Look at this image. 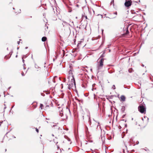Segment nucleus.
Masks as SVG:
<instances>
[{
  "label": "nucleus",
  "instance_id": "a878e982",
  "mask_svg": "<svg viewBox=\"0 0 153 153\" xmlns=\"http://www.w3.org/2000/svg\"><path fill=\"white\" fill-rule=\"evenodd\" d=\"M53 81L54 83L55 82V81L54 79H53Z\"/></svg>",
  "mask_w": 153,
  "mask_h": 153
},
{
  "label": "nucleus",
  "instance_id": "cd10ccee",
  "mask_svg": "<svg viewBox=\"0 0 153 153\" xmlns=\"http://www.w3.org/2000/svg\"><path fill=\"white\" fill-rule=\"evenodd\" d=\"M22 76H24V73L23 72H22Z\"/></svg>",
  "mask_w": 153,
  "mask_h": 153
},
{
  "label": "nucleus",
  "instance_id": "39448f33",
  "mask_svg": "<svg viewBox=\"0 0 153 153\" xmlns=\"http://www.w3.org/2000/svg\"><path fill=\"white\" fill-rule=\"evenodd\" d=\"M87 118L88 119V122L89 123V124L90 125L91 124V120L90 116H89V114H88L87 115Z\"/></svg>",
  "mask_w": 153,
  "mask_h": 153
},
{
  "label": "nucleus",
  "instance_id": "58836bf2",
  "mask_svg": "<svg viewBox=\"0 0 153 153\" xmlns=\"http://www.w3.org/2000/svg\"><path fill=\"white\" fill-rule=\"evenodd\" d=\"M6 108V107L5 106L4 108V109H5Z\"/></svg>",
  "mask_w": 153,
  "mask_h": 153
},
{
  "label": "nucleus",
  "instance_id": "ddd939ff",
  "mask_svg": "<svg viewBox=\"0 0 153 153\" xmlns=\"http://www.w3.org/2000/svg\"><path fill=\"white\" fill-rule=\"evenodd\" d=\"M85 132H86V133L87 134V133L88 132V128L87 126H85Z\"/></svg>",
  "mask_w": 153,
  "mask_h": 153
},
{
  "label": "nucleus",
  "instance_id": "f8f14e48",
  "mask_svg": "<svg viewBox=\"0 0 153 153\" xmlns=\"http://www.w3.org/2000/svg\"><path fill=\"white\" fill-rule=\"evenodd\" d=\"M72 80H73V82L74 83V85L75 86L76 85V82H75V81L74 79V77H73V78L71 79Z\"/></svg>",
  "mask_w": 153,
  "mask_h": 153
},
{
  "label": "nucleus",
  "instance_id": "3c124183",
  "mask_svg": "<svg viewBox=\"0 0 153 153\" xmlns=\"http://www.w3.org/2000/svg\"><path fill=\"white\" fill-rule=\"evenodd\" d=\"M125 126L126 127L127 126V125L126 124L125 125Z\"/></svg>",
  "mask_w": 153,
  "mask_h": 153
},
{
  "label": "nucleus",
  "instance_id": "4be33fe9",
  "mask_svg": "<svg viewBox=\"0 0 153 153\" xmlns=\"http://www.w3.org/2000/svg\"><path fill=\"white\" fill-rule=\"evenodd\" d=\"M112 88L114 89H115V86L114 85H113L112 87Z\"/></svg>",
  "mask_w": 153,
  "mask_h": 153
},
{
  "label": "nucleus",
  "instance_id": "49530a36",
  "mask_svg": "<svg viewBox=\"0 0 153 153\" xmlns=\"http://www.w3.org/2000/svg\"><path fill=\"white\" fill-rule=\"evenodd\" d=\"M61 85L62 86V88H63V84H61Z\"/></svg>",
  "mask_w": 153,
  "mask_h": 153
},
{
  "label": "nucleus",
  "instance_id": "680f3d73",
  "mask_svg": "<svg viewBox=\"0 0 153 153\" xmlns=\"http://www.w3.org/2000/svg\"><path fill=\"white\" fill-rule=\"evenodd\" d=\"M101 16H102V18L103 17L102 15H101Z\"/></svg>",
  "mask_w": 153,
  "mask_h": 153
},
{
  "label": "nucleus",
  "instance_id": "412c9836",
  "mask_svg": "<svg viewBox=\"0 0 153 153\" xmlns=\"http://www.w3.org/2000/svg\"><path fill=\"white\" fill-rule=\"evenodd\" d=\"M36 131L37 132V133L39 132V130L36 128Z\"/></svg>",
  "mask_w": 153,
  "mask_h": 153
},
{
  "label": "nucleus",
  "instance_id": "dca6fc26",
  "mask_svg": "<svg viewBox=\"0 0 153 153\" xmlns=\"http://www.w3.org/2000/svg\"><path fill=\"white\" fill-rule=\"evenodd\" d=\"M43 107V105L42 104H40V108L41 109H42V107Z\"/></svg>",
  "mask_w": 153,
  "mask_h": 153
},
{
  "label": "nucleus",
  "instance_id": "c03bdc74",
  "mask_svg": "<svg viewBox=\"0 0 153 153\" xmlns=\"http://www.w3.org/2000/svg\"><path fill=\"white\" fill-rule=\"evenodd\" d=\"M68 88L69 89H71V88H70L69 87H69H68Z\"/></svg>",
  "mask_w": 153,
  "mask_h": 153
},
{
  "label": "nucleus",
  "instance_id": "b1692460",
  "mask_svg": "<svg viewBox=\"0 0 153 153\" xmlns=\"http://www.w3.org/2000/svg\"><path fill=\"white\" fill-rule=\"evenodd\" d=\"M108 72L109 73L111 74L113 73V71H108Z\"/></svg>",
  "mask_w": 153,
  "mask_h": 153
},
{
  "label": "nucleus",
  "instance_id": "052dcab7",
  "mask_svg": "<svg viewBox=\"0 0 153 153\" xmlns=\"http://www.w3.org/2000/svg\"><path fill=\"white\" fill-rule=\"evenodd\" d=\"M21 40H22L21 39H19V41H21Z\"/></svg>",
  "mask_w": 153,
  "mask_h": 153
},
{
  "label": "nucleus",
  "instance_id": "8fccbe9b",
  "mask_svg": "<svg viewBox=\"0 0 153 153\" xmlns=\"http://www.w3.org/2000/svg\"><path fill=\"white\" fill-rule=\"evenodd\" d=\"M107 17V18H109V19H111V18H110L109 17Z\"/></svg>",
  "mask_w": 153,
  "mask_h": 153
},
{
  "label": "nucleus",
  "instance_id": "69168bd1",
  "mask_svg": "<svg viewBox=\"0 0 153 153\" xmlns=\"http://www.w3.org/2000/svg\"><path fill=\"white\" fill-rule=\"evenodd\" d=\"M91 71H92V69H91Z\"/></svg>",
  "mask_w": 153,
  "mask_h": 153
},
{
  "label": "nucleus",
  "instance_id": "393cba45",
  "mask_svg": "<svg viewBox=\"0 0 153 153\" xmlns=\"http://www.w3.org/2000/svg\"><path fill=\"white\" fill-rule=\"evenodd\" d=\"M14 105H13V106L12 107H11V108L10 110V111H11V110H12V108L14 107Z\"/></svg>",
  "mask_w": 153,
  "mask_h": 153
},
{
  "label": "nucleus",
  "instance_id": "4d7b16f0",
  "mask_svg": "<svg viewBox=\"0 0 153 153\" xmlns=\"http://www.w3.org/2000/svg\"><path fill=\"white\" fill-rule=\"evenodd\" d=\"M66 130H67H67H68V128H67V129H66Z\"/></svg>",
  "mask_w": 153,
  "mask_h": 153
},
{
  "label": "nucleus",
  "instance_id": "a211bd4d",
  "mask_svg": "<svg viewBox=\"0 0 153 153\" xmlns=\"http://www.w3.org/2000/svg\"><path fill=\"white\" fill-rule=\"evenodd\" d=\"M35 67L36 68H39V66L38 65H37L36 64H35Z\"/></svg>",
  "mask_w": 153,
  "mask_h": 153
},
{
  "label": "nucleus",
  "instance_id": "7c9ffc66",
  "mask_svg": "<svg viewBox=\"0 0 153 153\" xmlns=\"http://www.w3.org/2000/svg\"><path fill=\"white\" fill-rule=\"evenodd\" d=\"M85 19H88V18H87V16H85Z\"/></svg>",
  "mask_w": 153,
  "mask_h": 153
},
{
  "label": "nucleus",
  "instance_id": "1a4fd4ad",
  "mask_svg": "<svg viewBox=\"0 0 153 153\" xmlns=\"http://www.w3.org/2000/svg\"><path fill=\"white\" fill-rule=\"evenodd\" d=\"M125 107L124 106H123L121 108V111L123 113L124 112V111H125Z\"/></svg>",
  "mask_w": 153,
  "mask_h": 153
},
{
  "label": "nucleus",
  "instance_id": "72a5a7b5",
  "mask_svg": "<svg viewBox=\"0 0 153 153\" xmlns=\"http://www.w3.org/2000/svg\"><path fill=\"white\" fill-rule=\"evenodd\" d=\"M20 43V41H19L18 42H17V43L18 45H19V44Z\"/></svg>",
  "mask_w": 153,
  "mask_h": 153
},
{
  "label": "nucleus",
  "instance_id": "e433bc0d",
  "mask_svg": "<svg viewBox=\"0 0 153 153\" xmlns=\"http://www.w3.org/2000/svg\"><path fill=\"white\" fill-rule=\"evenodd\" d=\"M125 115H126V114L124 115L123 116V118H124V117H125Z\"/></svg>",
  "mask_w": 153,
  "mask_h": 153
},
{
  "label": "nucleus",
  "instance_id": "774afa93",
  "mask_svg": "<svg viewBox=\"0 0 153 153\" xmlns=\"http://www.w3.org/2000/svg\"><path fill=\"white\" fill-rule=\"evenodd\" d=\"M62 51H63V52H64V50H62Z\"/></svg>",
  "mask_w": 153,
  "mask_h": 153
},
{
  "label": "nucleus",
  "instance_id": "2eb2a0df",
  "mask_svg": "<svg viewBox=\"0 0 153 153\" xmlns=\"http://www.w3.org/2000/svg\"><path fill=\"white\" fill-rule=\"evenodd\" d=\"M105 53V51H104L103 52V53L102 54L101 56L100 57H102H102H104V54Z\"/></svg>",
  "mask_w": 153,
  "mask_h": 153
},
{
  "label": "nucleus",
  "instance_id": "0e129e2a",
  "mask_svg": "<svg viewBox=\"0 0 153 153\" xmlns=\"http://www.w3.org/2000/svg\"><path fill=\"white\" fill-rule=\"evenodd\" d=\"M7 50H8V48H7Z\"/></svg>",
  "mask_w": 153,
  "mask_h": 153
},
{
  "label": "nucleus",
  "instance_id": "4c0bfd02",
  "mask_svg": "<svg viewBox=\"0 0 153 153\" xmlns=\"http://www.w3.org/2000/svg\"><path fill=\"white\" fill-rule=\"evenodd\" d=\"M11 88V87H9L8 88V89H10Z\"/></svg>",
  "mask_w": 153,
  "mask_h": 153
},
{
  "label": "nucleus",
  "instance_id": "9b49d317",
  "mask_svg": "<svg viewBox=\"0 0 153 153\" xmlns=\"http://www.w3.org/2000/svg\"><path fill=\"white\" fill-rule=\"evenodd\" d=\"M62 110H61L60 111H59V115L62 117L63 115V114L62 112Z\"/></svg>",
  "mask_w": 153,
  "mask_h": 153
},
{
  "label": "nucleus",
  "instance_id": "6e6552de",
  "mask_svg": "<svg viewBox=\"0 0 153 153\" xmlns=\"http://www.w3.org/2000/svg\"><path fill=\"white\" fill-rule=\"evenodd\" d=\"M47 39V38L46 36H43L42 38V41L43 42H45Z\"/></svg>",
  "mask_w": 153,
  "mask_h": 153
},
{
  "label": "nucleus",
  "instance_id": "c9c22d12",
  "mask_svg": "<svg viewBox=\"0 0 153 153\" xmlns=\"http://www.w3.org/2000/svg\"><path fill=\"white\" fill-rule=\"evenodd\" d=\"M144 149L145 151H149V150L148 149L147 150H146V149Z\"/></svg>",
  "mask_w": 153,
  "mask_h": 153
},
{
  "label": "nucleus",
  "instance_id": "f3484780",
  "mask_svg": "<svg viewBox=\"0 0 153 153\" xmlns=\"http://www.w3.org/2000/svg\"><path fill=\"white\" fill-rule=\"evenodd\" d=\"M56 56H55L56 57V59L57 57H58V55L57 54V53L56 52H55Z\"/></svg>",
  "mask_w": 153,
  "mask_h": 153
},
{
  "label": "nucleus",
  "instance_id": "6e6d98bb",
  "mask_svg": "<svg viewBox=\"0 0 153 153\" xmlns=\"http://www.w3.org/2000/svg\"><path fill=\"white\" fill-rule=\"evenodd\" d=\"M17 57V55H16V57Z\"/></svg>",
  "mask_w": 153,
  "mask_h": 153
},
{
  "label": "nucleus",
  "instance_id": "aec40b11",
  "mask_svg": "<svg viewBox=\"0 0 153 153\" xmlns=\"http://www.w3.org/2000/svg\"><path fill=\"white\" fill-rule=\"evenodd\" d=\"M112 3H113V5L114 6V0H112V1L111 2V4H112Z\"/></svg>",
  "mask_w": 153,
  "mask_h": 153
},
{
  "label": "nucleus",
  "instance_id": "e2e57ef3",
  "mask_svg": "<svg viewBox=\"0 0 153 153\" xmlns=\"http://www.w3.org/2000/svg\"><path fill=\"white\" fill-rule=\"evenodd\" d=\"M138 1H139V2H140V0Z\"/></svg>",
  "mask_w": 153,
  "mask_h": 153
},
{
  "label": "nucleus",
  "instance_id": "f257e3e1",
  "mask_svg": "<svg viewBox=\"0 0 153 153\" xmlns=\"http://www.w3.org/2000/svg\"><path fill=\"white\" fill-rule=\"evenodd\" d=\"M138 111L142 114L145 113L146 107L145 104L142 103L138 107Z\"/></svg>",
  "mask_w": 153,
  "mask_h": 153
},
{
  "label": "nucleus",
  "instance_id": "bb28decb",
  "mask_svg": "<svg viewBox=\"0 0 153 153\" xmlns=\"http://www.w3.org/2000/svg\"><path fill=\"white\" fill-rule=\"evenodd\" d=\"M71 70H69V74H71Z\"/></svg>",
  "mask_w": 153,
  "mask_h": 153
},
{
  "label": "nucleus",
  "instance_id": "a18cd8bd",
  "mask_svg": "<svg viewBox=\"0 0 153 153\" xmlns=\"http://www.w3.org/2000/svg\"><path fill=\"white\" fill-rule=\"evenodd\" d=\"M59 80H61L60 77H59Z\"/></svg>",
  "mask_w": 153,
  "mask_h": 153
},
{
  "label": "nucleus",
  "instance_id": "f704fd0d",
  "mask_svg": "<svg viewBox=\"0 0 153 153\" xmlns=\"http://www.w3.org/2000/svg\"><path fill=\"white\" fill-rule=\"evenodd\" d=\"M57 77V76H55L53 77V79H55Z\"/></svg>",
  "mask_w": 153,
  "mask_h": 153
},
{
  "label": "nucleus",
  "instance_id": "c756f323",
  "mask_svg": "<svg viewBox=\"0 0 153 153\" xmlns=\"http://www.w3.org/2000/svg\"><path fill=\"white\" fill-rule=\"evenodd\" d=\"M22 62H23V63H24V62H25V60L23 58H22Z\"/></svg>",
  "mask_w": 153,
  "mask_h": 153
},
{
  "label": "nucleus",
  "instance_id": "79ce46f5",
  "mask_svg": "<svg viewBox=\"0 0 153 153\" xmlns=\"http://www.w3.org/2000/svg\"><path fill=\"white\" fill-rule=\"evenodd\" d=\"M142 66L143 67L144 66V65L143 64H142Z\"/></svg>",
  "mask_w": 153,
  "mask_h": 153
},
{
  "label": "nucleus",
  "instance_id": "5701e85b",
  "mask_svg": "<svg viewBox=\"0 0 153 153\" xmlns=\"http://www.w3.org/2000/svg\"><path fill=\"white\" fill-rule=\"evenodd\" d=\"M66 81V78H64L63 79V82H65Z\"/></svg>",
  "mask_w": 153,
  "mask_h": 153
},
{
  "label": "nucleus",
  "instance_id": "ea45409f",
  "mask_svg": "<svg viewBox=\"0 0 153 153\" xmlns=\"http://www.w3.org/2000/svg\"><path fill=\"white\" fill-rule=\"evenodd\" d=\"M56 59V58L55 59L54 58L53 59V61H55V59Z\"/></svg>",
  "mask_w": 153,
  "mask_h": 153
},
{
  "label": "nucleus",
  "instance_id": "603ef678",
  "mask_svg": "<svg viewBox=\"0 0 153 153\" xmlns=\"http://www.w3.org/2000/svg\"><path fill=\"white\" fill-rule=\"evenodd\" d=\"M135 2L137 3H138V2H137V1H135Z\"/></svg>",
  "mask_w": 153,
  "mask_h": 153
},
{
  "label": "nucleus",
  "instance_id": "423d86ee",
  "mask_svg": "<svg viewBox=\"0 0 153 153\" xmlns=\"http://www.w3.org/2000/svg\"><path fill=\"white\" fill-rule=\"evenodd\" d=\"M126 32L125 33V34L126 35H128L129 33V31L128 30V27H126L125 28Z\"/></svg>",
  "mask_w": 153,
  "mask_h": 153
},
{
  "label": "nucleus",
  "instance_id": "5fc2aeb1",
  "mask_svg": "<svg viewBox=\"0 0 153 153\" xmlns=\"http://www.w3.org/2000/svg\"><path fill=\"white\" fill-rule=\"evenodd\" d=\"M142 120H143V118H142Z\"/></svg>",
  "mask_w": 153,
  "mask_h": 153
},
{
  "label": "nucleus",
  "instance_id": "13d9d810",
  "mask_svg": "<svg viewBox=\"0 0 153 153\" xmlns=\"http://www.w3.org/2000/svg\"><path fill=\"white\" fill-rule=\"evenodd\" d=\"M13 10H14V9H15V8H14V7H13Z\"/></svg>",
  "mask_w": 153,
  "mask_h": 153
},
{
  "label": "nucleus",
  "instance_id": "de8ad7c7",
  "mask_svg": "<svg viewBox=\"0 0 153 153\" xmlns=\"http://www.w3.org/2000/svg\"><path fill=\"white\" fill-rule=\"evenodd\" d=\"M41 95H42V96H43V93H41Z\"/></svg>",
  "mask_w": 153,
  "mask_h": 153
},
{
  "label": "nucleus",
  "instance_id": "0eeeda50",
  "mask_svg": "<svg viewBox=\"0 0 153 153\" xmlns=\"http://www.w3.org/2000/svg\"><path fill=\"white\" fill-rule=\"evenodd\" d=\"M12 53H13L12 51V52H10L9 53V54H10V56H7V55H6L4 57V58L5 59H7L10 58L12 54Z\"/></svg>",
  "mask_w": 153,
  "mask_h": 153
},
{
  "label": "nucleus",
  "instance_id": "20e7f679",
  "mask_svg": "<svg viewBox=\"0 0 153 153\" xmlns=\"http://www.w3.org/2000/svg\"><path fill=\"white\" fill-rule=\"evenodd\" d=\"M121 100L122 101H124L125 100L126 97L123 95H121L120 97Z\"/></svg>",
  "mask_w": 153,
  "mask_h": 153
},
{
  "label": "nucleus",
  "instance_id": "6ab92c4d",
  "mask_svg": "<svg viewBox=\"0 0 153 153\" xmlns=\"http://www.w3.org/2000/svg\"><path fill=\"white\" fill-rule=\"evenodd\" d=\"M3 122H5V120H4V121H2L1 122H0V126H1V124L3 123Z\"/></svg>",
  "mask_w": 153,
  "mask_h": 153
},
{
  "label": "nucleus",
  "instance_id": "2f4dec72",
  "mask_svg": "<svg viewBox=\"0 0 153 153\" xmlns=\"http://www.w3.org/2000/svg\"><path fill=\"white\" fill-rule=\"evenodd\" d=\"M49 105H46L45 107V108H46L47 107H49Z\"/></svg>",
  "mask_w": 153,
  "mask_h": 153
},
{
  "label": "nucleus",
  "instance_id": "f03ea898",
  "mask_svg": "<svg viewBox=\"0 0 153 153\" xmlns=\"http://www.w3.org/2000/svg\"><path fill=\"white\" fill-rule=\"evenodd\" d=\"M132 4V1L131 0H126L124 3L125 6L128 8H129Z\"/></svg>",
  "mask_w": 153,
  "mask_h": 153
},
{
  "label": "nucleus",
  "instance_id": "bf43d9fd",
  "mask_svg": "<svg viewBox=\"0 0 153 153\" xmlns=\"http://www.w3.org/2000/svg\"><path fill=\"white\" fill-rule=\"evenodd\" d=\"M94 89V88H92V91H93Z\"/></svg>",
  "mask_w": 153,
  "mask_h": 153
},
{
  "label": "nucleus",
  "instance_id": "473e14b6",
  "mask_svg": "<svg viewBox=\"0 0 153 153\" xmlns=\"http://www.w3.org/2000/svg\"><path fill=\"white\" fill-rule=\"evenodd\" d=\"M139 143V142L138 141H137V142H136V144H138Z\"/></svg>",
  "mask_w": 153,
  "mask_h": 153
},
{
  "label": "nucleus",
  "instance_id": "a19ab883",
  "mask_svg": "<svg viewBox=\"0 0 153 153\" xmlns=\"http://www.w3.org/2000/svg\"><path fill=\"white\" fill-rule=\"evenodd\" d=\"M82 118H83V119L84 120V116H82Z\"/></svg>",
  "mask_w": 153,
  "mask_h": 153
},
{
  "label": "nucleus",
  "instance_id": "864d4df0",
  "mask_svg": "<svg viewBox=\"0 0 153 153\" xmlns=\"http://www.w3.org/2000/svg\"><path fill=\"white\" fill-rule=\"evenodd\" d=\"M23 65V66H24L25 65V64H24Z\"/></svg>",
  "mask_w": 153,
  "mask_h": 153
},
{
  "label": "nucleus",
  "instance_id": "9d476101",
  "mask_svg": "<svg viewBox=\"0 0 153 153\" xmlns=\"http://www.w3.org/2000/svg\"><path fill=\"white\" fill-rule=\"evenodd\" d=\"M64 138L67 139L68 141H71L70 139L66 135H64Z\"/></svg>",
  "mask_w": 153,
  "mask_h": 153
},
{
  "label": "nucleus",
  "instance_id": "09e8293b",
  "mask_svg": "<svg viewBox=\"0 0 153 153\" xmlns=\"http://www.w3.org/2000/svg\"><path fill=\"white\" fill-rule=\"evenodd\" d=\"M13 138H16V137H15V136H13Z\"/></svg>",
  "mask_w": 153,
  "mask_h": 153
},
{
  "label": "nucleus",
  "instance_id": "4468645a",
  "mask_svg": "<svg viewBox=\"0 0 153 153\" xmlns=\"http://www.w3.org/2000/svg\"><path fill=\"white\" fill-rule=\"evenodd\" d=\"M133 69L132 68H129L128 70V71L130 73H131L133 71Z\"/></svg>",
  "mask_w": 153,
  "mask_h": 153
},
{
  "label": "nucleus",
  "instance_id": "c85d7f7f",
  "mask_svg": "<svg viewBox=\"0 0 153 153\" xmlns=\"http://www.w3.org/2000/svg\"><path fill=\"white\" fill-rule=\"evenodd\" d=\"M114 14H115L116 15H117V12H114Z\"/></svg>",
  "mask_w": 153,
  "mask_h": 153
},
{
  "label": "nucleus",
  "instance_id": "7ed1b4c3",
  "mask_svg": "<svg viewBox=\"0 0 153 153\" xmlns=\"http://www.w3.org/2000/svg\"><path fill=\"white\" fill-rule=\"evenodd\" d=\"M104 59L101 58L99 61V64L98 67V69L99 70L100 69V67H102L103 65V63L104 61Z\"/></svg>",
  "mask_w": 153,
  "mask_h": 153
},
{
  "label": "nucleus",
  "instance_id": "37998d69",
  "mask_svg": "<svg viewBox=\"0 0 153 153\" xmlns=\"http://www.w3.org/2000/svg\"><path fill=\"white\" fill-rule=\"evenodd\" d=\"M28 47H26L25 48V49H27V48Z\"/></svg>",
  "mask_w": 153,
  "mask_h": 153
},
{
  "label": "nucleus",
  "instance_id": "338daca9",
  "mask_svg": "<svg viewBox=\"0 0 153 153\" xmlns=\"http://www.w3.org/2000/svg\"><path fill=\"white\" fill-rule=\"evenodd\" d=\"M72 23H73H73H74L73 22H72Z\"/></svg>",
  "mask_w": 153,
  "mask_h": 153
}]
</instances>
